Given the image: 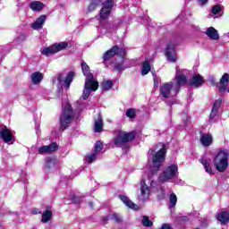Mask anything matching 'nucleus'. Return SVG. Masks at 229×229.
I'll use <instances>...</instances> for the list:
<instances>
[{
  "label": "nucleus",
  "mask_w": 229,
  "mask_h": 229,
  "mask_svg": "<svg viewBox=\"0 0 229 229\" xmlns=\"http://www.w3.org/2000/svg\"><path fill=\"white\" fill-rule=\"evenodd\" d=\"M81 71L85 76L84 89L82 93V99H89L92 92H96L99 89V82L94 79V74L90 72V67L84 61L81 63Z\"/></svg>",
  "instance_id": "nucleus-1"
},
{
  "label": "nucleus",
  "mask_w": 229,
  "mask_h": 229,
  "mask_svg": "<svg viewBox=\"0 0 229 229\" xmlns=\"http://www.w3.org/2000/svg\"><path fill=\"white\" fill-rule=\"evenodd\" d=\"M165 145L159 143L154 149L148 151V155H152V173H157L162 167L165 160Z\"/></svg>",
  "instance_id": "nucleus-2"
},
{
  "label": "nucleus",
  "mask_w": 229,
  "mask_h": 229,
  "mask_svg": "<svg viewBox=\"0 0 229 229\" xmlns=\"http://www.w3.org/2000/svg\"><path fill=\"white\" fill-rule=\"evenodd\" d=\"M115 55H117L118 56H121L122 60L120 63H116L114 64V69H116V71H124L126 69V67L124 66V56L126 55V50H124L123 48H119L117 46L113 47L110 50H107L104 55H103V63L106 64L108 62V60H112V58H114V56H115Z\"/></svg>",
  "instance_id": "nucleus-3"
},
{
  "label": "nucleus",
  "mask_w": 229,
  "mask_h": 229,
  "mask_svg": "<svg viewBox=\"0 0 229 229\" xmlns=\"http://www.w3.org/2000/svg\"><path fill=\"white\" fill-rule=\"evenodd\" d=\"M135 139V131H124L123 130H116L114 131L113 143L116 148H123L124 144L131 142Z\"/></svg>",
  "instance_id": "nucleus-4"
},
{
  "label": "nucleus",
  "mask_w": 229,
  "mask_h": 229,
  "mask_svg": "<svg viewBox=\"0 0 229 229\" xmlns=\"http://www.w3.org/2000/svg\"><path fill=\"white\" fill-rule=\"evenodd\" d=\"M228 150L220 149L214 157L213 163L218 173H225L228 169Z\"/></svg>",
  "instance_id": "nucleus-5"
},
{
  "label": "nucleus",
  "mask_w": 229,
  "mask_h": 229,
  "mask_svg": "<svg viewBox=\"0 0 229 229\" xmlns=\"http://www.w3.org/2000/svg\"><path fill=\"white\" fill-rule=\"evenodd\" d=\"M74 120V111L69 103L63 104V112L60 116L61 128L65 130L69 128L71 123Z\"/></svg>",
  "instance_id": "nucleus-6"
},
{
  "label": "nucleus",
  "mask_w": 229,
  "mask_h": 229,
  "mask_svg": "<svg viewBox=\"0 0 229 229\" xmlns=\"http://www.w3.org/2000/svg\"><path fill=\"white\" fill-rule=\"evenodd\" d=\"M178 174V165H170L166 166L163 173H161L158 176V182L160 183H165L167 182H173L174 178H176Z\"/></svg>",
  "instance_id": "nucleus-7"
},
{
  "label": "nucleus",
  "mask_w": 229,
  "mask_h": 229,
  "mask_svg": "<svg viewBox=\"0 0 229 229\" xmlns=\"http://www.w3.org/2000/svg\"><path fill=\"white\" fill-rule=\"evenodd\" d=\"M160 95L165 99H167L173 96H176L178 94V88H174V85L173 82H166L162 84L159 87Z\"/></svg>",
  "instance_id": "nucleus-8"
},
{
  "label": "nucleus",
  "mask_w": 229,
  "mask_h": 229,
  "mask_svg": "<svg viewBox=\"0 0 229 229\" xmlns=\"http://www.w3.org/2000/svg\"><path fill=\"white\" fill-rule=\"evenodd\" d=\"M112 8H114V0H106L104 3L102 9L100 10V19L105 21L110 17L112 13Z\"/></svg>",
  "instance_id": "nucleus-9"
},
{
  "label": "nucleus",
  "mask_w": 229,
  "mask_h": 229,
  "mask_svg": "<svg viewBox=\"0 0 229 229\" xmlns=\"http://www.w3.org/2000/svg\"><path fill=\"white\" fill-rule=\"evenodd\" d=\"M0 137L5 144H13L15 141V138L13 137L12 131H10L6 126L2 128L0 131Z\"/></svg>",
  "instance_id": "nucleus-10"
},
{
  "label": "nucleus",
  "mask_w": 229,
  "mask_h": 229,
  "mask_svg": "<svg viewBox=\"0 0 229 229\" xmlns=\"http://www.w3.org/2000/svg\"><path fill=\"white\" fill-rule=\"evenodd\" d=\"M151 194V190L149 189V186H148V183H146V181L143 180L140 182V194L139 195V199L140 201H146L147 199H149V195Z\"/></svg>",
  "instance_id": "nucleus-11"
},
{
  "label": "nucleus",
  "mask_w": 229,
  "mask_h": 229,
  "mask_svg": "<svg viewBox=\"0 0 229 229\" xmlns=\"http://www.w3.org/2000/svg\"><path fill=\"white\" fill-rule=\"evenodd\" d=\"M57 80L59 81V85H64L65 89H69L71 87V83H72V80H74V72H70L65 80H64L63 75H59Z\"/></svg>",
  "instance_id": "nucleus-12"
},
{
  "label": "nucleus",
  "mask_w": 229,
  "mask_h": 229,
  "mask_svg": "<svg viewBox=\"0 0 229 229\" xmlns=\"http://www.w3.org/2000/svg\"><path fill=\"white\" fill-rule=\"evenodd\" d=\"M46 21H47V15L42 14L36 21L30 24L32 30L38 31V30H42L44 28V24H46Z\"/></svg>",
  "instance_id": "nucleus-13"
},
{
  "label": "nucleus",
  "mask_w": 229,
  "mask_h": 229,
  "mask_svg": "<svg viewBox=\"0 0 229 229\" xmlns=\"http://www.w3.org/2000/svg\"><path fill=\"white\" fill-rule=\"evenodd\" d=\"M165 56L169 62H176V53L174 52V43L170 42L166 46Z\"/></svg>",
  "instance_id": "nucleus-14"
},
{
  "label": "nucleus",
  "mask_w": 229,
  "mask_h": 229,
  "mask_svg": "<svg viewBox=\"0 0 229 229\" xmlns=\"http://www.w3.org/2000/svg\"><path fill=\"white\" fill-rule=\"evenodd\" d=\"M175 82L176 86L174 88L177 89H180L182 85H185V83H187V78L183 73H182L179 67H176Z\"/></svg>",
  "instance_id": "nucleus-15"
},
{
  "label": "nucleus",
  "mask_w": 229,
  "mask_h": 229,
  "mask_svg": "<svg viewBox=\"0 0 229 229\" xmlns=\"http://www.w3.org/2000/svg\"><path fill=\"white\" fill-rule=\"evenodd\" d=\"M58 150V144L51 143L47 146H42L38 148L39 155H46V153H53Z\"/></svg>",
  "instance_id": "nucleus-16"
},
{
  "label": "nucleus",
  "mask_w": 229,
  "mask_h": 229,
  "mask_svg": "<svg viewBox=\"0 0 229 229\" xmlns=\"http://www.w3.org/2000/svg\"><path fill=\"white\" fill-rule=\"evenodd\" d=\"M200 164H202L206 173H208V174H214V170L212 169V165H211V161L210 159L207 158V157H202L199 159Z\"/></svg>",
  "instance_id": "nucleus-17"
},
{
  "label": "nucleus",
  "mask_w": 229,
  "mask_h": 229,
  "mask_svg": "<svg viewBox=\"0 0 229 229\" xmlns=\"http://www.w3.org/2000/svg\"><path fill=\"white\" fill-rule=\"evenodd\" d=\"M119 198L121 201H123V203H124V205L129 208H131L132 210H139V206L133 203V201H131L128 197L120 195Z\"/></svg>",
  "instance_id": "nucleus-18"
},
{
  "label": "nucleus",
  "mask_w": 229,
  "mask_h": 229,
  "mask_svg": "<svg viewBox=\"0 0 229 229\" xmlns=\"http://www.w3.org/2000/svg\"><path fill=\"white\" fill-rule=\"evenodd\" d=\"M222 103H223V100L221 98H218L215 101V103L213 104L211 114L209 115L210 119H214L217 115V112H219V108H221Z\"/></svg>",
  "instance_id": "nucleus-19"
},
{
  "label": "nucleus",
  "mask_w": 229,
  "mask_h": 229,
  "mask_svg": "<svg viewBox=\"0 0 229 229\" xmlns=\"http://www.w3.org/2000/svg\"><path fill=\"white\" fill-rule=\"evenodd\" d=\"M213 138L211 134H201L200 136V143L204 148H208V146H212Z\"/></svg>",
  "instance_id": "nucleus-20"
},
{
  "label": "nucleus",
  "mask_w": 229,
  "mask_h": 229,
  "mask_svg": "<svg viewBox=\"0 0 229 229\" xmlns=\"http://www.w3.org/2000/svg\"><path fill=\"white\" fill-rule=\"evenodd\" d=\"M216 219L222 225H226L229 223V212L228 211H221L216 215Z\"/></svg>",
  "instance_id": "nucleus-21"
},
{
  "label": "nucleus",
  "mask_w": 229,
  "mask_h": 229,
  "mask_svg": "<svg viewBox=\"0 0 229 229\" xmlns=\"http://www.w3.org/2000/svg\"><path fill=\"white\" fill-rule=\"evenodd\" d=\"M46 7V4L40 1H33L30 4V8L32 12H42V9Z\"/></svg>",
  "instance_id": "nucleus-22"
},
{
  "label": "nucleus",
  "mask_w": 229,
  "mask_h": 229,
  "mask_svg": "<svg viewBox=\"0 0 229 229\" xmlns=\"http://www.w3.org/2000/svg\"><path fill=\"white\" fill-rule=\"evenodd\" d=\"M206 35L211 38V40H219V33L214 27H209L206 30Z\"/></svg>",
  "instance_id": "nucleus-23"
},
{
  "label": "nucleus",
  "mask_w": 229,
  "mask_h": 229,
  "mask_svg": "<svg viewBox=\"0 0 229 229\" xmlns=\"http://www.w3.org/2000/svg\"><path fill=\"white\" fill-rule=\"evenodd\" d=\"M190 85L191 87H201L203 85V77L199 74L194 75L190 81Z\"/></svg>",
  "instance_id": "nucleus-24"
},
{
  "label": "nucleus",
  "mask_w": 229,
  "mask_h": 229,
  "mask_svg": "<svg viewBox=\"0 0 229 229\" xmlns=\"http://www.w3.org/2000/svg\"><path fill=\"white\" fill-rule=\"evenodd\" d=\"M30 78L33 85H38L44 80V75L40 72H36L30 75Z\"/></svg>",
  "instance_id": "nucleus-25"
},
{
  "label": "nucleus",
  "mask_w": 229,
  "mask_h": 229,
  "mask_svg": "<svg viewBox=\"0 0 229 229\" xmlns=\"http://www.w3.org/2000/svg\"><path fill=\"white\" fill-rule=\"evenodd\" d=\"M69 46L68 42H60V43H55L53 45L54 47V51L55 53H59V51H64V49H67V47Z\"/></svg>",
  "instance_id": "nucleus-26"
},
{
  "label": "nucleus",
  "mask_w": 229,
  "mask_h": 229,
  "mask_svg": "<svg viewBox=\"0 0 229 229\" xmlns=\"http://www.w3.org/2000/svg\"><path fill=\"white\" fill-rule=\"evenodd\" d=\"M221 17V15H223V6L221 5H215L213 6L212 10H211V17Z\"/></svg>",
  "instance_id": "nucleus-27"
},
{
  "label": "nucleus",
  "mask_w": 229,
  "mask_h": 229,
  "mask_svg": "<svg viewBox=\"0 0 229 229\" xmlns=\"http://www.w3.org/2000/svg\"><path fill=\"white\" fill-rule=\"evenodd\" d=\"M94 130L96 133H99V131L103 130V118L101 115H98V119L95 121Z\"/></svg>",
  "instance_id": "nucleus-28"
},
{
  "label": "nucleus",
  "mask_w": 229,
  "mask_h": 229,
  "mask_svg": "<svg viewBox=\"0 0 229 229\" xmlns=\"http://www.w3.org/2000/svg\"><path fill=\"white\" fill-rule=\"evenodd\" d=\"M55 54H56V52H55V47H53V45L50 47H44L41 50V55H43L44 56H51V55Z\"/></svg>",
  "instance_id": "nucleus-29"
},
{
  "label": "nucleus",
  "mask_w": 229,
  "mask_h": 229,
  "mask_svg": "<svg viewBox=\"0 0 229 229\" xmlns=\"http://www.w3.org/2000/svg\"><path fill=\"white\" fill-rule=\"evenodd\" d=\"M53 217V212L51 210L44 211L41 216V223H49Z\"/></svg>",
  "instance_id": "nucleus-30"
},
{
  "label": "nucleus",
  "mask_w": 229,
  "mask_h": 229,
  "mask_svg": "<svg viewBox=\"0 0 229 229\" xmlns=\"http://www.w3.org/2000/svg\"><path fill=\"white\" fill-rule=\"evenodd\" d=\"M97 158H98V154L93 152V153L88 154L85 157L84 161L86 162V164H92V162H96Z\"/></svg>",
  "instance_id": "nucleus-31"
},
{
  "label": "nucleus",
  "mask_w": 229,
  "mask_h": 229,
  "mask_svg": "<svg viewBox=\"0 0 229 229\" xmlns=\"http://www.w3.org/2000/svg\"><path fill=\"white\" fill-rule=\"evenodd\" d=\"M149 71H151V66L149 65V63L148 61H144L142 64V69H141L142 76H146V74H148Z\"/></svg>",
  "instance_id": "nucleus-32"
},
{
  "label": "nucleus",
  "mask_w": 229,
  "mask_h": 229,
  "mask_svg": "<svg viewBox=\"0 0 229 229\" xmlns=\"http://www.w3.org/2000/svg\"><path fill=\"white\" fill-rule=\"evenodd\" d=\"M98 6H101V0H93L88 7L89 12H94Z\"/></svg>",
  "instance_id": "nucleus-33"
},
{
  "label": "nucleus",
  "mask_w": 229,
  "mask_h": 229,
  "mask_svg": "<svg viewBox=\"0 0 229 229\" xmlns=\"http://www.w3.org/2000/svg\"><path fill=\"white\" fill-rule=\"evenodd\" d=\"M108 217L112 221H114V223H121V221H123V217L120 216V215L117 213H113L111 215H108Z\"/></svg>",
  "instance_id": "nucleus-34"
},
{
  "label": "nucleus",
  "mask_w": 229,
  "mask_h": 229,
  "mask_svg": "<svg viewBox=\"0 0 229 229\" xmlns=\"http://www.w3.org/2000/svg\"><path fill=\"white\" fill-rule=\"evenodd\" d=\"M55 165H56V159L53 157H49L47 159L46 168L52 169V167H55Z\"/></svg>",
  "instance_id": "nucleus-35"
},
{
  "label": "nucleus",
  "mask_w": 229,
  "mask_h": 229,
  "mask_svg": "<svg viewBox=\"0 0 229 229\" xmlns=\"http://www.w3.org/2000/svg\"><path fill=\"white\" fill-rule=\"evenodd\" d=\"M112 87H114V82H112V81H104L102 82L103 90H110Z\"/></svg>",
  "instance_id": "nucleus-36"
},
{
  "label": "nucleus",
  "mask_w": 229,
  "mask_h": 229,
  "mask_svg": "<svg viewBox=\"0 0 229 229\" xmlns=\"http://www.w3.org/2000/svg\"><path fill=\"white\" fill-rule=\"evenodd\" d=\"M141 223L143 226H147L148 228H151V226H153V222L146 216L142 217Z\"/></svg>",
  "instance_id": "nucleus-37"
},
{
  "label": "nucleus",
  "mask_w": 229,
  "mask_h": 229,
  "mask_svg": "<svg viewBox=\"0 0 229 229\" xmlns=\"http://www.w3.org/2000/svg\"><path fill=\"white\" fill-rule=\"evenodd\" d=\"M94 152L97 155H99L101 153V151L103 150V143H101V141H97L95 143V147H94Z\"/></svg>",
  "instance_id": "nucleus-38"
},
{
  "label": "nucleus",
  "mask_w": 229,
  "mask_h": 229,
  "mask_svg": "<svg viewBox=\"0 0 229 229\" xmlns=\"http://www.w3.org/2000/svg\"><path fill=\"white\" fill-rule=\"evenodd\" d=\"M177 202H178V198L176 197V194L171 193L170 194V205H171V207H176Z\"/></svg>",
  "instance_id": "nucleus-39"
},
{
  "label": "nucleus",
  "mask_w": 229,
  "mask_h": 229,
  "mask_svg": "<svg viewBox=\"0 0 229 229\" xmlns=\"http://www.w3.org/2000/svg\"><path fill=\"white\" fill-rule=\"evenodd\" d=\"M125 115H126L127 117H129V119H135V109H133V108H129V109L126 111Z\"/></svg>",
  "instance_id": "nucleus-40"
},
{
  "label": "nucleus",
  "mask_w": 229,
  "mask_h": 229,
  "mask_svg": "<svg viewBox=\"0 0 229 229\" xmlns=\"http://www.w3.org/2000/svg\"><path fill=\"white\" fill-rule=\"evenodd\" d=\"M158 198L159 199H164V198H165V190H164V188H160Z\"/></svg>",
  "instance_id": "nucleus-41"
},
{
  "label": "nucleus",
  "mask_w": 229,
  "mask_h": 229,
  "mask_svg": "<svg viewBox=\"0 0 229 229\" xmlns=\"http://www.w3.org/2000/svg\"><path fill=\"white\" fill-rule=\"evenodd\" d=\"M182 121L184 125L187 124V121H189V115L187 114H182Z\"/></svg>",
  "instance_id": "nucleus-42"
},
{
  "label": "nucleus",
  "mask_w": 229,
  "mask_h": 229,
  "mask_svg": "<svg viewBox=\"0 0 229 229\" xmlns=\"http://www.w3.org/2000/svg\"><path fill=\"white\" fill-rule=\"evenodd\" d=\"M161 229H173V228L171 227V225H167V224H164V225H162Z\"/></svg>",
  "instance_id": "nucleus-43"
},
{
  "label": "nucleus",
  "mask_w": 229,
  "mask_h": 229,
  "mask_svg": "<svg viewBox=\"0 0 229 229\" xmlns=\"http://www.w3.org/2000/svg\"><path fill=\"white\" fill-rule=\"evenodd\" d=\"M40 210L39 209H33L32 211H31V214H33L34 216H37V214H40Z\"/></svg>",
  "instance_id": "nucleus-44"
},
{
  "label": "nucleus",
  "mask_w": 229,
  "mask_h": 229,
  "mask_svg": "<svg viewBox=\"0 0 229 229\" xmlns=\"http://www.w3.org/2000/svg\"><path fill=\"white\" fill-rule=\"evenodd\" d=\"M199 3L200 4H207V3H208V0H199Z\"/></svg>",
  "instance_id": "nucleus-45"
},
{
  "label": "nucleus",
  "mask_w": 229,
  "mask_h": 229,
  "mask_svg": "<svg viewBox=\"0 0 229 229\" xmlns=\"http://www.w3.org/2000/svg\"><path fill=\"white\" fill-rule=\"evenodd\" d=\"M210 81H211L212 85H214V83H216V81H214V78H211Z\"/></svg>",
  "instance_id": "nucleus-46"
},
{
  "label": "nucleus",
  "mask_w": 229,
  "mask_h": 229,
  "mask_svg": "<svg viewBox=\"0 0 229 229\" xmlns=\"http://www.w3.org/2000/svg\"><path fill=\"white\" fill-rule=\"evenodd\" d=\"M150 185L153 186V181H150Z\"/></svg>",
  "instance_id": "nucleus-47"
},
{
  "label": "nucleus",
  "mask_w": 229,
  "mask_h": 229,
  "mask_svg": "<svg viewBox=\"0 0 229 229\" xmlns=\"http://www.w3.org/2000/svg\"><path fill=\"white\" fill-rule=\"evenodd\" d=\"M89 206L92 207V203H89Z\"/></svg>",
  "instance_id": "nucleus-48"
},
{
  "label": "nucleus",
  "mask_w": 229,
  "mask_h": 229,
  "mask_svg": "<svg viewBox=\"0 0 229 229\" xmlns=\"http://www.w3.org/2000/svg\"><path fill=\"white\" fill-rule=\"evenodd\" d=\"M1 226H2V225H1V223H0V228H1Z\"/></svg>",
  "instance_id": "nucleus-49"
}]
</instances>
